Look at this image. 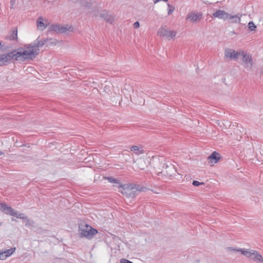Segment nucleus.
Segmentation results:
<instances>
[{"label":"nucleus","mask_w":263,"mask_h":263,"mask_svg":"<svg viewBox=\"0 0 263 263\" xmlns=\"http://www.w3.org/2000/svg\"><path fill=\"white\" fill-rule=\"evenodd\" d=\"M80 3L82 6H84L86 8H91L92 3L90 0H81Z\"/></svg>","instance_id":"nucleus-21"},{"label":"nucleus","mask_w":263,"mask_h":263,"mask_svg":"<svg viewBox=\"0 0 263 263\" xmlns=\"http://www.w3.org/2000/svg\"><path fill=\"white\" fill-rule=\"evenodd\" d=\"M211 16L213 17H217L219 19L227 20L229 16V14L224 10H218L215 12L213 13Z\"/></svg>","instance_id":"nucleus-14"},{"label":"nucleus","mask_w":263,"mask_h":263,"mask_svg":"<svg viewBox=\"0 0 263 263\" xmlns=\"http://www.w3.org/2000/svg\"><path fill=\"white\" fill-rule=\"evenodd\" d=\"M93 15H94V16H95L96 17L98 16L99 15L100 16L99 11L98 10H95V12L93 13Z\"/></svg>","instance_id":"nucleus-33"},{"label":"nucleus","mask_w":263,"mask_h":263,"mask_svg":"<svg viewBox=\"0 0 263 263\" xmlns=\"http://www.w3.org/2000/svg\"><path fill=\"white\" fill-rule=\"evenodd\" d=\"M176 33L175 31H169L163 28H160L158 31V34L160 37H165L168 40L174 38Z\"/></svg>","instance_id":"nucleus-8"},{"label":"nucleus","mask_w":263,"mask_h":263,"mask_svg":"<svg viewBox=\"0 0 263 263\" xmlns=\"http://www.w3.org/2000/svg\"><path fill=\"white\" fill-rule=\"evenodd\" d=\"M36 25L38 28H40L42 30L46 28V25L43 22V18L42 17H39L36 20Z\"/></svg>","instance_id":"nucleus-19"},{"label":"nucleus","mask_w":263,"mask_h":263,"mask_svg":"<svg viewBox=\"0 0 263 263\" xmlns=\"http://www.w3.org/2000/svg\"><path fill=\"white\" fill-rule=\"evenodd\" d=\"M13 216H14L17 218H20V219H24L25 218V216H24V213H17V212L16 211H15V213H13Z\"/></svg>","instance_id":"nucleus-25"},{"label":"nucleus","mask_w":263,"mask_h":263,"mask_svg":"<svg viewBox=\"0 0 263 263\" xmlns=\"http://www.w3.org/2000/svg\"><path fill=\"white\" fill-rule=\"evenodd\" d=\"M60 26L59 25H52L49 27V32L53 31L60 33Z\"/></svg>","instance_id":"nucleus-20"},{"label":"nucleus","mask_w":263,"mask_h":263,"mask_svg":"<svg viewBox=\"0 0 263 263\" xmlns=\"http://www.w3.org/2000/svg\"><path fill=\"white\" fill-rule=\"evenodd\" d=\"M16 0H11L10 1V8L12 9L13 8V6L14 5V3L15 2Z\"/></svg>","instance_id":"nucleus-32"},{"label":"nucleus","mask_w":263,"mask_h":263,"mask_svg":"<svg viewBox=\"0 0 263 263\" xmlns=\"http://www.w3.org/2000/svg\"><path fill=\"white\" fill-rule=\"evenodd\" d=\"M193 185H194V186H199L200 184H204L203 182H199L198 181H197V180H194L193 181Z\"/></svg>","instance_id":"nucleus-29"},{"label":"nucleus","mask_w":263,"mask_h":263,"mask_svg":"<svg viewBox=\"0 0 263 263\" xmlns=\"http://www.w3.org/2000/svg\"><path fill=\"white\" fill-rule=\"evenodd\" d=\"M39 37L35 40L33 43L25 46L27 49L25 50V51H33L35 53L33 55H28V59H32L33 58H34L39 54L40 50L39 48L43 47L48 41L52 40L51 38H46L41 40H39Z\"/></svg>","instance_id":"nucleus-2"},{"label":"nucleus","mask_w":263,"mask_h":263,"mask_svg":"<svg viewBox=\"0 0 263 263\" xmlns=\"http://www.w3.org/2000/svg\"><path fill=\"white\" fill-rule=\"evenodd\" d=\"M133 26L135 28H138L140 27V23L139 22H136L134 23Z\"/></svg>","instance_id":"nucleus-31"},{"label":"nucleus","mask_w":263,"mask_h":263,"mask_svg":"<svg viewBox=\"0 0 263 263\" xmlns=\"http://www.w3.org/2000/svg\"><path fill=\"white\" fill-rule=\"evenodd\" d=\"M242 16L241 14H238L237 15H231L229 14L228 19L231 21L232 23H239L240 22V18Z\"/></svg>","instance_id":"nucleus-16"},{"label":"nucleus","mask_w":263,"mask_h":263,"mask_svg":"<svg viewBox=\"0 0 263 263\" xmlns=\"http://www.w3.org/2000/svg\"><path fill=\"white\" fill-rule=\"evenodd\" d=\"M132 187L134 188L133 190H135V192L137 193L138 192H145L146 190V187L139 184L132 185Z\"/></svg>","instance_id":"nucleus-22"},{"label":"nucleus","mask_w":263,"mask_h":263,"mask_svg":"<svg viewBox=\"0 0 263 263\" xmlns=\"http://www.w3.org/2000/svg\"><path fill=\"white\" fill-rule=\"evenodd\" d=\"M6 39H8L11 41H17V28L14 29L11 32V34L6 36Z\"/></svg>","instance_id":"nucleus-17"},{"label":"nucleus","mask_w":263,"mask_h":263,"mask_svg":"<svg viewBox=\"0 0 263 263\" xmlns=\"http://www.w3.org/2000/svg\"><path fill=\"white\" fill-rule=\"evenodd\" d=\"M163 167H165V169L162 172H159L158 175L160 176V174L163 173L164 175L172 176L176 172L175 167L173 165L171 164L170 165H168L164 163H163Z\"/></svg>","instance_id":"nucleus-10"},{"label":"nucleus","mask_w":263,"mask_h":263,"mask_svg":"<svg viewBox=\"0 0 263 263\" xmlns=\"http://www.w3.org/2000/svg\"><path fill=\"white\" fill-rule=\"evenodd\" d=\"M232 248H228V249H230V250L231 251L240 252L241 254H242L243 255L245 256L248 258H250L254 261L263 263V258L262 256L260 254H259L256 251L250 249H235L234 248L233 249Z\"/></svg>","instance_id":"nucleus-3"},{"label":"nucleus","mask_w":263,"mask_h":263,"mask_svg":"<svg viewBox=\"0 0 263 263\" xmlns=\"http://www.w3.org/2000/svg\"><path fill=\"white\" fill-rule=\"evenodd\" d=\"M97 233L98 231L88 224H86L84 229H81L79 231L81 237L88 239H91Z\"/></svg>","instance_id":"nucleus-5"},{"label":"nucleus","mask_w":263,"mask_h":263,"mask_svg":"<svg viewBox=\"0 0 263 263\" xmlns=\"http://www.w3.org/2000/svg\"><path fill=\"white\" fill-rule=\"evenodd\" d=\"M57 43V41L55 40H54L53 41H52L50 42V44H55Z\"/></svg>","instance_id":"nucleus-36"},{"label":"nucleus","mask_w":263,"mask_h":263,"mask_svg":"<svg viewBox=\"0 0 263 263\" xmlns=\"http://www.w3.org/2000/svg\"><path fill=\"white\" fill-rule=\"evenodd\" d=\"M16 248H11L8 250L0 251V259L4 260L12 255L15 251Z\"/></svg>","instance_id":"nucleus-15"},{"label":"nucleus","mask_w":263,"mask_h":263,"mask_svg":"<svg viewBox=\"0 0 263 263\" xmlns=\"http://www.w3.org/2000/svg\"><path fill=\"white\" fill-rule=\"evenodd\" d=\"M239 55L240 51H236L232 49L227 48L224 50V58L226 59L237 61Z\"/></svg>","instance_id":"nucleus-7"},{"label":"nucleus","mask_w":263,"mask_h":263,"mask_svg":"<svg viewBox=\"0 0 263 263\" xmlns=\"http://www.w3.org/2000/svg\"><path fill=\"white\" fill-rule=\"evenodd\" d=\"M0 209L5 214L12 216H13V213L16 211L11 206H8L5 203H0Z\"/></svg>","instance_id":"nucleus-13"},{"label":"nucleus","mask_w":263,"mask_h":263,"mask_svg":"<svg viewBox=\"0 0 263 263\" xmlns=\"http://www.w3.org/2000/svg\"><path fill=\"white\" fill-rule=\"evenodd\" d=\"M248 27L250 31H255L256 28V26L253 21L249 23Z\"/></svg>","instance_id":"nucleus-26"},{"label":"nucleus","mask_w":263,"mask_h":263,"mask_svg":"<svg viewBox=\"0 0 263 263\" xmlns=\"http://www.w3.org/2000/svg\"><path fill=\"white\" fill-rule=\"evenodd\" d=\"M119 188H121V193L128 198H134L137 196L138 193L135 192L134 188L132 187V184H121L119 186Z\"/></svg>","instance_id":"nucleus-4"},{"label":"nucleus","mask_w":263,"mask_h":263,"mask_svg":"<svg viewBox=\"0 0 263 263\" xmlns=\"http://www.w3.org/2000/svg\"><path fill=\"white\" fill-rule=\"evenodd\" d=\"M2 55H0V66L6 65L3 60Z\"/></svg>","instance_id":"nucleus-30"},{"label":"nucleus","mask_w":263,"mask_h":263,"mask_svg":"<svg viewBox=\"0 0 263 263\" xmlns=\"http://www.w3.org/2000/svg\"><path fill=\"white\" fill-rule=\"evenodd\" d=\"M240 55H239V56H241L242 57V64L246 66L249 65L250 67H252L253 65V60L251 55L243 51H240Z\"/></svg>","instance_id":"nucleus-9"},{"label":"nucleus","mask_w":263,"mask_h":263,"mask_svg":"<svg viewBox=\"0 0 263 263\" xmlns=\"http://www.w3.org/2000/svg\"><path fill=\"white\" fill-rule=\"evenodd\" d=\"M130 150L133 151L136 155H139L144 153L142 146L139 147L138 146H133L130 147Z\"/></svg>","instance_id":"nucleus-18"},{"label":"nucleus","mask_w":263,"mask_h":263,"mask_svg":"<svg viewBox=\"0 0 263 263\" xmlns=\"http://www.w3.org/2000/svg\"><path fill=\"white\" fill-rule=\"evenodd\" d=\"M100 16L111 24L114 22V16L106 10H102L100 14Z\"/></svg>","instance_id":"nucleus-11"},{"label":"nucleus","mask_w":263,"mask_h":263,"mask_svg":"<svg viewBox=\"0 0 263 263\" xmlns=\"http://www.w3.org/2000/svg\"><path fill=\"white\" fill-rule=\"evenodd\" d=\"M105 179L107 180L108 182L110 183H118L120 184V182L119 180L117 179H115L112 177H106Z\"/></svg>","instance_id":"nucleus-24"},{"label":"nucleus","mask_w":263,"mask_h":263,"mask_svg":"<svg viewBox=\"0 0 263 263\" xmlns=\"http://www.w3.org/2000/svg\"><path fill=\"white\" fill-rule=\"evenodd\" d=\"M0 50H2L3 51L5 50L4 46L2 45V42H0Z\"/></svg>","instance_id":"nucleus-34"},{"label":"nucleus","mask_w":263,"mask_h":263,"mask_svg":"<svg viewBox=\"0 0 263 263\" xmlns=\"http://www.w3.org/2000/svg\"><path fill=\"white\" fill-rule=\"evenodd\" d=\"M202 17V12L192 11L187 14L186 20H189L192 23H196L199 22Z\"/></svg>","instance_id":"nucleus-6"},{"label":"nucleus","mask_w":263,"mask_h":263,"mask_svg":"<svg viewBox=\"0 0 263 263\" xmlns=\"http://www.w3.org/2000/svg\"><path fill=\"white\" fill-rule=\"evenodd\" d=\"M68 29L67 27L65 26H60V33H63L67 32L68 30Z\"/></svg>","instance_id":"nucleus-28"},{"label":"nucleus","mask_w":263,"mask_h":263,"mask_svg":"<svg viewBox=\"0 0 263 263\" xmlns=\"http://www.w3.org/2000/svg\"><path fill=\"white\" fill-rule=\"evenodd\" d=\"M159 1H164V2H167L168 0H154V4H156Z\"/></svg>","instance_id":"nucleus-35"},{"label":"nucleus","mask_w":263,"mask_h":263,"mask_svg":"<svg viewBox=\"0 0 263 263\" xmlns=\"http://www.w3.org/2000/svg\"><path fill=\"white\" fill-rule=\"evenodd\" d=\"M24 219V222L25 223V226L26 227H33L34 222L32 220H30L27 218V217H25Z\"/></svg>","instance_id":"nucleus-23"},{"label":"nucleus","mask_w":263,"mask_h":263,"mask_svg":"<svg viewBox=\"0 0 263 263\" xmlns=\"http://www.w3.org/2000/svg\"><path fill=\"white\" fill-rule=\"evenodd\" d=\"M35 53L33 51H18L17 50L12 51L5 54H3L2 57L4 63L6 65L9 63L14 62L16 61H25L28 59V55H33Z\"/></svg>","instance_id":"nucleus-1"},{"label":"nucleus","mask_w":263,"mask_h":263,"mask_svg":"<svg viewBox=\"0 0 263 263\" xmlns=\"http://www.w3.org/2000/svg\"><path fill=\"white\" fill-rule=\"evenodd\" d=\"M3 154V153L0 151V155H2Z\"/></svg>","instance_id":"nucleus-37"},{"label":"nucleus","mask_w":263,"mask_h":263,"mask_svg":"<svg viewBox=\"0 0 263 263\" xmlns=\"http://www.w3.org/2000/svg\"><path fill=\"white\" fill-rule=\"evenodd\" d=\"M220 158V154L215 151L208 157V160L209 161V163L211 166H212L214 164L217 163L219 160Z\"/></svg>","instance_id":"nucleus-12"},{"label":"nucleus","mask_w":263,"mask_h":263,"mask_svg":"<svg viewBox=\"0 0 263 263\" xmlns=\"http://www.w3.org/2000/svg\"><path fill=\"white\" fill-rule=\"evenodd\" d=\"M168 9V15H170L175 10V7L170 4H167Z\"/></svg>","instance_id":"nucleus-27"}]
</instances>
